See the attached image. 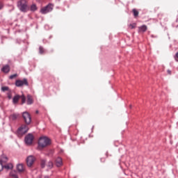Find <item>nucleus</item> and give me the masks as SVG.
Instances as JSON below:
<instances>
[{
  "mask_svg": "<svg viewBox=\"0 0 178 178\" xmlns=\"http://www.w3.org/2000/svg\"><path fill=\"white\" fill-rule=\"evenodd\" d=\"M51 144V140L45 136L41 137L39 139L38 145L39 148H45V147H48Z\"/></svg>",
  "mask_w": 178,
  "mask_h": 178,
  "instance_id": "nucleus-1",
  "label": "nucleus"
},
{
  "mask_svg": "<svg viewBox=\"0 0 178 178\" xmlns=\"http://www.w3.org/2000/svg\"><path fill=\"white\" fill-rule=\"evenodd\" d=\"M132 12H133V13H134V16L135 17H137V16H138V10H136V8H134L133 10H132Z\"/></svg>",
  "mask_w": 178,
  "mask_h": 178,
  "instance_id": "nucleus-21",
  "label": "nucleus"
},
{
  "mask_svg": "<svg viewBox=\"0 0 178 178\" xmlns=\"http://www.w3.org/2000/svg\"><path fill=\"white\" fill-rule=\"evenodd\" d=\"M47 166L49 169H52V168H54V163L52 161H49Z\"/></svg>",
  "mask_w": 178,
  "mask_h": 178,
  "instance_id": "nucleus-19",
  "label": "nucleus"
},
{
  "mask_svg": "<svg viewBox=\"0 0 178 178\" xmlns=\"http://www.w3.org/2000/svg\"><path fill=\"white\" fill-rule=\"evenodd\" d=\"M36 113H38V111H36Z\"/></svg>",
  "mask_w": 178,
  "mask_h": 178,
  "instance_id": "nucleus-34",
  "label": "nucleus"
},
{
  "mask_svg": "<svg viewBox=\"0 0 178 178\" xmlns=\"http://www.w3.org/2000/svg\"><path fill=\"white\" fill-rule=\"evenodd\" d=\"M1 72H3V73H9V72H10V67L8 65H4L1 69Z\"/></svg>",
  "mask_w": 178,
  "mask_h": 178,
  "instance_id": "nucleus-10",
  "label": "nucleus"
},
{
  "mask_svg": "<svg viewBox=\"0 0 178 178\" xmlns=\"http://www.w3.org/2000/svg\"><path fill=\"white\" fill-rule=\"evenodd\" d=\"M28 124H22L17 130V135L19 137H22V136H24L26 133L29 131V126Z\"/></svg>",
  "mask_w": 178,
  "mask_h": 178,
  "instance_id": "nucleus-2",
  "label": "nucleus"
},
{
  "mask_svg": "<svg viewBox=\"0 0 178 178\" xmlns=\"http://www.w3.org/2000/svg\"><path fill=\"white\" fill-rule=\"evenodd\" d=\"M16 77H17V74H14L10 76V80H13V79H15Z\"/></svg>",
  "mask_w": 178,
  "mask_h": 178,
  "instance_id": "nucleus-24",
  "label": "nucleus"
},
{
  "mask_svg": "<svg viewBox=\"0 0 178 178\" xmlns=\"http://www.w3.org/2000/svg\"><path fill=\"white\" fill-rule=\"evenodd\" d=\"M17 118H19V114L17 113H13L10 115V119H11V120H16Z\"/></svg>",
  "mask_w": 178,
  "mask_h": 178,
  "instance_id": "nucleus-15",
  "label": "nucleus"
},
{
  "mask_svg": "<svg viewBox=\"0 0 178 178\" xmlns=\"http://www.w3.org/2000/svg\"><path fill=\"white\" fill-rule=\"evenodd\" d=\"M18 8L22 12H26L27 10V1L26 0H21L17 3Z\"/></svg>",
  "mask_w": 178,
  "mask_h": 178,
  "instance_id": "nucleus-3",
  "label": "nucleus"
},
{
  "mask_svg": "<svg viewBox=\"0 0 178 178\" xmlns=\"http://www.w3.org/2000/svg\"><path fill=\"white\" fill-rule=\"evenodd\" d=\"M44 178H49V177H44Z\"/></svg>",
  "mask_w": 178,
  "mask_h": 178,
  "instance_id": "nucleus-33",
  "label": "nucleus"
},
{
  "mask_svg": "<svg viewBox=\"0 0 178 178\" xmlns=\"http://www.w3.org/2000/svg\"><path fill=\"white\" fill-rule=\"evenodd\" d=\"M33 104V97L31 95H27V104L28 105H31Z\"/></svg>",
  "mask_w": 178,
  "mask_h": 178,
  "instance_id": "nucleus-14",
  "label": "nucleus"
},
{
  "mask_svg": "<svg viewBox=\"0 0 178 178\" xmlns=\"http://www.w3.org/2000/svg\"><path fill=\"white\" fill-rule=\"evenodd\" d=\"M168 74H172V71L170 70H168L167 71Z\"/></svg>",
  "mask_w": 178,
  "mask_h": 178,
  "instance_id": "nucleus-30",
  "label": "nucleus"
},
{
  "mask_svg": "<svg viewBox=\"0 0 178 178\" xmlns=\"http://www.w3.org/2000/svg\"><path fill=\"white\" fill-rule=\"evenodd\" d=\"M39 52H40V54L44 53V48H42V47H39Z\"/></svg>",
  "mask_w": 178,
  "mask_h": 178,
  "instance_id": "nucleus-27",
  "label": "nucleus"
},
{
  "mask_svg": "<svg viewBox=\"0 0 178 178\" xmlns=\"http://www.w3.org/2000/svg\"><path fill=\"white\" fill-rule=\"evenodd\" d=\"M175 59L176 62H178V52L176 54V55L175 56Z\"/></svg>",
  "mask_w": 178,
  "mask_h": 178,
  "instance_id": "nucleus-29",
  "label": "nucleus"
},
{
  "mask_svg": "<svg viewBox=\"0 0 178 178\" xmlns=\"http://www.w3.org/2000/svg\"><path fill=\"white\" fill-rule=\"evenodd\" d=\"M31 10L32 12H35V10H37V6H35V4H33L31 6Z\"/></svg>",
  "mask_w": 178,
  "mask_h": 178,
  "instance_id": "nucleus-20",
  "label": "nucleus"
},
{
  "mask_svg": "<svg viewBox=\"0 0 178 178\" xmlns=\"http://www.w3.org/2000/svg\"><path fill=\"white\" fill-rule=\"evenodd\" d=\"M21 100H22V104H25L26 103V97H24V95H22L20 96Z\"/></svg>",
  "mask_w": 178,
  "mask_h": 178,
  "instance_id": "nucleus-23",
  "label": "nucleus"
},
{
  "mask_svg": "<svg viewBox=\"0 0 178 178\" xmlns=\"http://www.w3.org/2000/svg\"><path fill=\"white\" fill-rule=\"evenodd\" d=\"M16 87H23V86H29V81L27 79H24L23 80H17L15 81Z\"/></svg>",
  "mask_w": 178,
  "mask_h": 178,
  "instance_id": "nucleus-6",
  "label": "nucleus"
},
{
  "mask_svg": "<svg viewBox=\"0 0 178 178\" xmlns=\"http://www.w3.org/2000/svg\"><path fill=\"white\" fill-rule=\"evenodd\" d=\"M7 96L8 99H12V90L7 92Z\"/></svg>",
  "mask_w": 178,
  "mask_h": 178,
  "instance_id": "nucleus-22",
  "label": "nucleus"
},
{
  "mask_svg": "<svg viewBox=\"0 0 178 178\" xmlns=\"http://www.w3.org/2000/svg\"><path fill=\"white\" fill-rule=\"evenodd\" d=\"M0 162H1L3 165V163H6V162H8V157H6V156H2Z\"/></svg>",
  "mask_w": 178,
  "mask_h": 178,
  "instance_id": "nucleus-16",
  "label": "nucleus"
},
{
  "mask_svg": "<svg viewBox=\"0 0 178 178\" xmlns=\"http://www.w3.org/2000/svg\"><path fill=\"white\" fill-rule=\"evenodd\" d=\"M3 164L2 163V161H0V172L3 170Z\"/></svg>",
  "mask_w": 178,
  "mask_h": 178,
  "instance_id": "nucleus-26",
  "label": "nucleus"
},
{
  "mask_svg": "<svg viewBox=\"0 0 178 178\" xmlns=\"http://www.w3.org/2000/svg\"><path fill=\"white\" fill-rule=\"evenodd\" d=\"M56 165L58 168H60L63 165V162L62 161V158L58 157L56 159Z\"/></svg>",
  "mask_w": 178,
  "mask_h": 178,
  "instance_id": "nucleus-9",
  "label": "nucleus"
},
{
  "mask_svg": "<svg viewBox=\"0 0 178 178\" xmlns=\"http://www.w3.org/2000/svg\"><path fill=\"white\" fill-rule=\"evenodd\" d=\"M101 162H102L104 163L105 162V159L104 158H102L101 159Z\"/></svg>",
  "mask_w": 178,
  "mask_h": 178,
  "instance_id": "nucleus-32",
  "label": "nucleus"
},
{
  "mask_svg": "<svg viewBox=\"0 0 178 178\" xmlns=\"http://www.w3.org/2000/svg\"><path fill=\"white\" fill-rule=\"evenodd\" d=\"M54 9V6L52 4H49L46 7L41 8L40 13L42 15H47V13H49V12H52Z\"/></svg>",
  "mask_w": 178,
  "mask_h": 178,
  "instance_id": "nucleus-4",
  "label": "nucleus"
},
{
  "mask_svg": "<svg viewBox=\"0 0 178 178\" xmlns=\"http://www.w3.org/2000/svg\"><path fill=\"white\" fill-rule=\"evenodd\" d=\"M129 27H130L131 29H136V24H130V25H129Z\"/></svg>",
  "mask_w": 178,
  "mask_h": 178,
  "instance_id": "nucleus-28",
  "label": "nucleus"
},
{
  "mask_svg": "<svg viewBox=\"0 0 178 178\" xmlns=\"http://www.w3.org/2000/svg\"><path fill=\"white\" fill-rule=\"evenodd\" d=\"M10 88H9V86H3L1 87V91L2 92H6V91H7L8 92H9V91H10Z\"/></svg>",
  "mask_w": 178,
  "mask_h": 178,
  "instance_id": "nucleus-17",
  "label": "nucleus"
},
{
  "mask_svg": "<svg viewBox=\"0 0 178 178\" xmlns=\"http://www.w3.org/2000/svg\"><path fill=\"white\" fill-rule=\"evenodd\" d=\"M19 99H20V95H16L13 99V104H17V102H19Z\"/></svg>",
  "mask_w": 178,
  "mask_h": 178,
  "instance_id": "nucleus-13",
  "label": "nucleus"
},
{
  "mask_svg": "<svg viewBox=\"0 0 178 178\" xmlns=\"http://www.w3.org/2000/svg\"><path fill=\"white\" fill-rule=\"evenodd\" d=\"M5 169H7L8 170L13 168V165L12 163L7 164L4 165Z\"/></svg>",
  "mask_w": 178,
  "mask_h": 178,
  "instance_id": "nucleus-18",
  "label": "nucleus"
},
{
  "mask_svg": "<svg viewBox=\"0 0 178 178\" xmlns=\"http://www.w3.org/2000/svg\"><path fill=\"white\" fill-rule=\"evenodd\" d=\"M22 118L26 123V124H30L31 123V115L29 112H24L22 113Z\"/></svg>",
  "mask_w": 178,
  "mask_h": 178,
  "instance_id": "nucleus-5",
  "label": "nucleus"
},
{
  "mask_svg": "<svg viewBox=\"0 0 178 178\" xmlns=\"http://www.w3.org/2000/svg\"><path fill=\"white\" fill-rule=\"evenodd\" d=\"M34 162H35V157L34 156H29L26 159V164L27 166L29 168H31L33 165L34 164Z\"/></svg>",
  "mask_w": 178,
  "mask_h": 178,
  "instance_id": "nucleus-7",
  "label": "nucleus"
},
{
  "mask_svg": "<svg viewBox=\"0 0 178 178\" xmlns=\"http://www.w3.org/2000/svg\"><path fill=\"white\" fill-rule=\"evenodd\" d=\"M3 8V4L2 3H0V10Z\"/></svg>",
  "mask_w": 178,
  "mask_h": 178,
  "instance_id": "nucleus-31",
  "label": "nucleus"
},
{
  "mask_svg": "<svg viewBox=\"0 0 178 178\" xmlns=\"http://www.w3.org/2000/svg\"><path fill=\"white\" fill-rule=\"evenodd\" d=\"M38 178H41V177H38Z\"/></svg>",
  "mask_w": 178,
  "mask_h": 178,
  "instance_id": "nucleus-35",
  "label": "nucleus"
},
{
  "mask_svg": "<svg viewBox=\"0 0 178 178\" xmlns=\"http://www.w3.org/2000/svg\"><path fill=\"white\" fill-rule=\"evenodd\" d=\"M36 1H40V0H36Z\"/></svg>",
  "mask_w": 178,
  "mask_h": 178,
  "instance_id": "nucleus-36",
  "label": "nucleus"
},
{
  "mask_svg": "<svg viewBox=\"0 0 178 178\" xmlns=\"http://www.w3.org/2000/svg\"><path fill=\"white\" fill-rule=\"evenodd\" d=\"M139 33H145L147 31V26L143 25L138 28Z\"/></svg>",
  "mask_w": 178,
  "mask_h": 178,
  "instance_id": "nucleus-12",
  "label": "nucleus"
},
{
  "mask_svg": "<svg viewBox=\"0 0 178 178\" xmlns=\"http://www.w3.org/2000/svg\"><path fill=\"white\" fill-rule=\"evenodd\" d=\"M33 140L34 136H33V134H29L25 137V143L26 144H27V145H31V144H33Z\"/></svg>",
  "mask_w": 178,
  "mask_h": 178,
  "instance_id": "nucleus-8",
  "label": "nucleus"
},
{
  "mask_svg": "<svg viewBox=\"0 0 178 178\" xmlns=\"http://www.w3.org/2000/svg\"><path fill=\"white\" fill-rule=\"evenodd\" d=\"M17 170L19 172H24V166L23 165V164H18L17 165Z\"/></svg>",
  "mask_w": 178,
  "mask_h": 178,
  "instance_id": "nucleus-11",
  "label": "nucleus"
},
{
  "mask_svg": "<svg viewBox=\"0 0 178 178\" xmlns=\"http://www.w3.org/2000/svg\"><path fill=\"white\" fill-rule=\"evenodd\" d=\"M41 167L42 168H45V160H42L41 161Z\"/></svg>",
  "mask_w": 178,
  "mask_h": 178,
  "instance_id": "nucleus-25",
  "label": "nucleus"
}]
</instances>
